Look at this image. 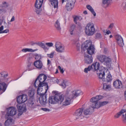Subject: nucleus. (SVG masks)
<instances>
[{
  "mask_svg": "<svg viewBox=\"0 0 126 126\" xmlns=\"http://www.w3.org/2000/svg\"><path fill=\"white\" fill-rule=\"evenodd\" d=\"M47 77L45 75H40L37 78L34 83V86L36 88L37 86H44L45 88V93H46L48 89V86L47 83L44 82L46 80Z\"/></svg>",
  "mask_w": 126,
  "mask_h": 126,
  "instance_id": "obj_1",
  "label": "nucleus"
},
{
  "mask_svg": "<svg viewBox=\"0 0 126 126\" xmlns=\"http://www.w3.org/2000/svg\"><path fill=\"white\" fill-rule=\"evenodd\" d=\"M97 58L99 61L101 63L104 62V64L108 68L107 70H111L112 68L111 66L110 62L111 60L109 57L103 55H100L97 56Z\"/></svg>",
  "mask_w": 126,
  "mask_h": 126,
  "instance_id": "obj_2",
  "label": "nucleus"
},
{
  "mask_svg": "<svg viewBox=\"0 0 126 126\" xmlns=\"http://www.w3.org/2000/svg\"><path fill=\"white\" fill-rule=\"evenodd\" d=\"M99 63L96 62L94 63L91 66H89L88 67L85 68L84 71H90V70H93L96 71L98 70L99 71H104L106 70L107 71V68L104 67L103 66H101L99 68Z\"/></svg>",
  "mask_w": 126,
  "mask_h": 126,
  "instance_id": "obj_3",
  "label": "nucleus"
},
{
  "mask_svg": "<svg viewBox=\"0 0 126 126\" xmlns=\"http://www.w3.org/2000/svg\"><path fill=\"white\" fill-rule=\"evenodd\" d=\"M85 32L86 34L88 36H91L93 35L95 32L94 24L91 22L88 23L85 27Z\"/></svg>",
  "mask_w": 126,
  "mask_h": 126,
  "instance_id": "obj_4",
  "label": "nucleus"
},
{
  "mask_svg": "<svg viewBox=\"0 0 126 126\" xmlns=\"http://www.w3.org/2000/svg\"><path fill=\"white\" fill-rule=\"evenodd\" d=\"M59 94H56L53 96H50L49 98V104H54L57 103L61 104L62 102V97Z\"/></svg>",
  "mask_w": 126,
  "mask_h": 126,
  "instance_id": "obj_5",
  "label": "nucleus"
},
{
  "mask_svg": "<svg viewBox=\"0 0 126 126\" xmlns=\"http://www.w3.org/2000/svg\"><path fill=\"white\" fill-rule=\"evenodd\" d=\"M62 97V105L63 106H67L70 104L72 102V98L70 96H65L64 97L62 95H60Z\"/></svg>",
  "mask_w": 126,
  "mask_h": 126,
  "instance_id": "obj_6",
  "label": "nucleus"
},
{
  "mask_svg": "<svg viewBox=\"0 0 126 126\" xmlns=\"http://www.w3.org/2000/svg\"><path fill=\"white\" fill-rule=\"evenodd\" d=\"M7 112L5 116V118H8L10 116H12L16 113L17 110L13 107H10L7 109Z\"/></svg>",
  "mask_w": 126,
  "mask_h": 126,
  "instance_id": "obj_7",
  "label": "nucleus"
},
{
  "mask_svg": "<svg viewBox=\"0 0 126 126\" xmlns=\"http://www.w3.org/2000/svg\"><path fill=\"white\" fill-rule=\"evenodd\" d=\"M55 47L56 50L58 52L62 53L64 51V47L59 42H57L56 43Z\"/></svg>",
  "mask_w": 126,
  "mask_h": 126,
  "instance_id": "obj_8",
  "label": "nucleus"
},
{
  "mask_svg": "<svg viewBox=\"0 0 126 126\" xmlns=\"http://www.w3.org/2000/svg\"><path fill=\"white\" fill-rule=\"evenodd\" d=\"M27 99V96L26 95L22 94L17 97V102L18 103H22L26 102Z\"/></svg>",
  "mask_w": 126,
  "mask_h": 126,
  "instance_id": "obj_9",
  "label": "nucleus"
},
{
  "mask_svg": "<svg viewBox=\"0 0 126 126\" xmlns=\"http://www.w3.org/2000/svg\"><path fill=\"white\" fill-rule=\"evenodd\" d=\"M91 102L90 106L92 107V109L96 108V105H97L98 102L96 97L91 98L90 100Z\"/></svg>",
  "mask_w": 126,
  "mask_h": 126,
  "instance_id": "obj_10",
  "label": "nucleus"
},
{
  "mask_svg": "<svg viewBox=\"0 0 126 126\" xmlns=\"http://www.w3.org/2000/svg\"><path fill=\"white\" fill-rule=\"evenodd\" d=\"M115 38L118 45L121 47H123L124 45L123 39L121 36L119 35L115 36Z\"/></svg>",
  "mask_w": 126,
  "mask_h": 126,
  "instance_id": "obj_11",
  "label": "nucleus"
},
{
  "mask_svg": "<svg viewBox=\"0 0 126 126\" xmlns=\"http://www.w3.org/2000/svg\"><path fill=\"white\" fill-rule=\"evenodd\" d=\"M17 107L18 110L19 112H22L26 110V105L24 103H18Z\"/></svg>",
  "mask_w": 126,
  "mask_h": 126,
  "instance_id": "obj_12",
  "label": "nucleus"
},
{
  "mask_svg": "<svg viewBox=\"0 0 126 126\" xmlns=\"http://www.w3.org/2000/svg\"><path fill=\"white\" fill-rule=\"evenodd\" d=\"M8 6V4L5 2H3L1 4H0V13L5 12L6 11L5 8Z\"/></svg>",
  "mask_w": 126,
  "mask_h": 126,
  "instance_id": "obj_13",
  "label": "nucleus"
},
{
  "mask_svg": "<svg viewBox=\"0 0 126 126\" xmlns=\"http://www.w3.org/2000/svg\"><path fill=\"white\" fill-rule=\"evenodd\" d=\"M47 95L45 94L40 96L39 100L40 103L42 105H45L46 103Z\"/></svg>",
  "mask_w": 126,
  "mask_h": 126,
  "instance_id": "obj_14",
  "label": "nucleus"
},
{
  "mask_svg": "<svg viewBox=\"0 0 126 126\" xmlns=\"http://www.w3.org/2000/svg\"><path fill=\"white\" fill-rule=\"evenodd\" d=\"M34 66L38 69H41L43 66L42 62L40 60H36L34 63Z\"/></svg>",
  "mask_w": 126,
  "mask_h": 126,
  "instance_id": "obj_15",
  "label": "nucleus"
},
{
  "mask_svg": "<svg viewBox=\"0 0 126 126\" xmlns=\"http://www.w3.org/2000/svg\"><path fill=\"white\" fill-rule=\"evenodd\" d=\"M85 62L87 63H90L92 62L93 58L91 55H85L84 56Z\"/></svg>",
  "mask_w": 126,
  "mask_h": 126,
  "instance_id": "obj_16",
  "label": "nucleus"
},
{
  "mask_svg": "<svg viewBox=\"0 0 126 126\" xmlns=\"http://www.w3.org/2000/svg\"><path fill=\"white\" fill-rule=\"evenodd\" d=\"M113 86L116 88L119 89L122 87V84L121 82L119 80H117L113 82Z\"/></svg>",
  "mask_w": 126,
  "mask_h": 126,
  "instance_id": "obj_17",
  "label": "nucleus"
},
{
  "mask_svg": "<svg viewBox=\"0 0 126 126\" xmlns=\"http://www.w3.org/2000/svg\"><path fill=\"white\" fill-rule=\"evenodd\" d=\"M97 74L98 78L100 79H102L103 81H105V79L103 78L105 75L104 71H96Z\"/></svg>",
  "mask_w": 126,
  "mask_h": 126,
  "instance_id": "obj_18",
  "label": "nucleus"
},
{
  "mask_svg": "<svg viewBox=\"0 0 126 126\" xmlns=\"http://www.w3.org/2000/svg\"><path fill=\"white\" fill-rule=\"evenodd\" d=\"M81 91L79 90L73 91L70 96L72 98H75L81 94Z\"/></svg>",
  "mask_w": 126,
  "mask_h": 126,
  "instance_id": "obj_19",
  "label": "nucleus"
},
{
  "mask_svg": "<svg viewBox=\"0 0 126 126\" xmlns=\"http://www.w3.org/2000/svg\"><path fill=\"white\" fill-rule=\"evenodd\" d=\"M112 0H102L101 5L102 7L106 8L110 4V1Z\"/></svg>",
  "mask_w": 126,
  "mask_h": 126,
  "instance_id": "obj_20",
  "label": "nucleus"
},
{
  "mask_svg": "<svg viewBox=\"0 0 126 126\" xmlns=\"http://www.w3.org/2000/svg\"><path fill=\"white\" fill-rule=\"evenodd\" d=\"M34 100L33 99L31 98H30L28 101L27 103L28 105L31 108H35L36 106L34 103Z\"/></svg>",
  "mask_w": 126,
  "mask_h": 126,
  "instance_id": "obj_21",
  "label": "nucleus"
},
{
  "mask_svg": "<svg viewBox=\"0 0 126 126\" xmlns=\"http://www.w3.org/2000/svg\"><path fill=\"white\" fill-rule=\"evenodd\" d=\"M43 0H36L35 4L36 8H40L41 7Z\"/></svg>",
  "mask_w": 126,
  "mask_h": 126,
  "instance_id": "obj_22",
  "label": "nucleus"
},
{
  "mask_svg": "<svg viewBox=\"0 0 126 126\" xmlns=\"http://www.w3.org/2000/svg\"><path fill=\"white\" fill-rule=\"evenodd\" d=\"M87 50V53L90 55H92L94 53L95 48L93 45L92 46L89 47Z\"/></svg>",
  "mask_w": 126,
  "mask_h": 126,
  "instance_id": "obj_23",
  "label": "nucleus"
},
{
  "mask_svg": "<svg viewBox=\"0 0 126 126\" xmlns=\"http://www.w3.org/2000/svg\"><path fill=\"white\" fill-rule=\"evenodd\" d=\"M28 90V95L30 97H32L35 93V91L34 89L31 88H29Z\"/></svg>",
  "mask_w": 126,
  "mask_h": 126,
  "instance_id": "obj_24",
  "label": "nucleus"
},
{
  "mask_svg": "<svg viewBox=\"0 0 126 126\" xmlns=\"http://www.w3.org/2000/svg\"><path fill=\"white\" fill-rule=\"evenodd\" d=\"M60 83H59V84L63 88H65L66 86H68L69 84L67 81L64 80H60Z\"/></svg>",
  "mask_w": 126,
  "mask_h": 126,
  "instance_id": "obj_25",
  "label": "nucleus"
},
{
  "mask_svg": "<svg viewBox=\"0 0 126 126\" xmlns=\"http://www.w3.org/2000/svg\"><path fill=\"white\" fill-rule=\"evenodd\" d=\"M82 109H79L76 111L74 114L75 115L78 117L81 116L82 114Z\"/></svg>",
  "mask_w": 126,
  "mask_h": 126,
  "instance_id": "obj_26",
  "label": "nucleus"
},
{
  "mask_svg": "<svg viewBox=\"0 0 126 126\" xmlns=\"http://www.w3.org/2000/svg\"><path fill=\"white\" fill-rule=\"evenodd\" d=\"M49 1L51 2V4L52 6H53L54 8H58V0H48Z\"/></svg>",
  "mask_w": 126,
  "mask_h": 126,
  "instance_id": "obj_27",
  "label": "nucleus"
},
{
  "mask_svg": "<svg viewBox=\"0 0 126 126\" xmlns=\"http://www.w3.org/2000/svg\"><path fill=\"white\" fill-rule=\"evenodd\" d=\"M7 120L5 122L4 124L6 126H9L10 125L13 120L10 117H8V118H5Z\"/></svg>",
  "mask_w": 126,
  "mask_h": 126,
  "instance_id": "obj_28",
  "label": "nucleus"
},
{
  "mask_svg": "<svg viewBox=\"0 0 126 126\" xmlns=\"http://www.w3.org/2000/svg\"><path fill=\"white\" fill-rule=\"evenodd\" d=\"M94 110L92 109V107L91 106L84 110L83 111V113L85 115H88L92 111H93Z\"/></svg>",
  "mask_w": 126,
  "mask_h": 126,
  "instance_id": "obj_29",
  "label": "nucleus"
},
{
  "mask_svg": "<svg viewBox=\"0 0 126 126\" xmlns=\"http://www.w3.org/2000/svg\"><path fill=\"white\" fill-rule=\"evenodd\" d=\"M108 103V102L107 101L98 102L97 105H96V108H98L101 107L105 105Z\"/></svg>",
  "mask_w": 126,
  "mask_h": 126,
  "instance_id": "obj_30",
  "label": "nucleus"
},
{
  "mask_svg": "<svg viewBox=\"0 0 126 126\" xmlns=\"http://www.w3.org/2000/svg\"><path fill=\"white\" fill-rule=\"evenodd\" d=\"M93 45L92 44V42L90 40L86 41L85 43V45L84 46V47L87 49L89 48Z\"/></svg>",
  "mask_w": 126,
  "mask_h": 126,
  "instance_id": "obj_31",
  "label": "nucleus"
},
{
  "mask_svg": "<svg viewBox=\"0 0 126 126\" xmlns=\"http://www.w3.org/2000/svg\"><path fill=\"white\" fill-rule=\"evenodd\" d=\"M37 87H38L37 90V94H38L41 96V95L44 94L46 93H45V91L44 92H42V90L43 89L41 87H39V86H37Z\"/></svg>",
  "mask_w": 126,
  "mask_h": 126,
  "instance_id": "obj_32",
  "label": "nucleus"
},
{
  "mask_svg": "<svg viewBox=\"0 0 126 126\" xmlns=\"http://www.w3.org/2000/svg\"><path fill=\"white\" fill-rule=\"evenodd\" d=\"M55 26L57 30L60 31L61 30V28L60 22L58 20H57L55 22Z\"/></svg>",
  "mask_w": 126,
  "mask_h": 126,
  "instance_id": "obj_33",
  "label": "nucleus"
},
{
  "mask_svg": "<svg viewBox=\"0 0 126 126\" xmlns=\"http://www.w3.org/2000/svg\"><path fill=\"white\" fill-rule=\"evenodd\" d=\"M122 118L123 123H126V110H123Z\"/></svg>",
  "mask_w": 126,
  "mask_h": 126,
  "instance_id": "obj_34",
  "label": "nucleus"
},
{
  "mask_svg": "<svg viewBox=\"0 0 126 126\" xmlns=\"http://www.w3.org/2000/svg\"><path fill=\"white\" fill-rule=\"evenodd\" d=\"M74 6H73L72 4H70V3H66L65 5V7L66 8L68 11H71L74 7Z\"/></svg>",
  "mask_w": 126,
  "mask_h": 126,
  "instance_id": "obj_35",
  "label": "nucleus"
},
{
  "mask_svg": "<svg viewBox=\"0 0 126 126\" xmlns=\"http://www.w3.org/2000/svg\"><path fill=\"white\" fill-rule=\"evenodd\" d=\"M75 26L74 25H73L71 27L69 30L70 34L71 35L74 34L75 33Z\"/></svg>",
  "mask_w": 126,
  "mask_h": 126,
  "instance_id": "obj_36",
  "label": "nucleus"
},
{
  "mask_svg": "<svg viewBox=\"0 0 126 126\" xmlns=\"http://www.w3.org/2000/svg\"><path fill=\"white\" fill-rule=\"evenodd\" d=\"M87 8L89 10L93 15L94 16H95L96 15V14L94 11V9L90 5H88L87 6Z\"/></svg>",
  "mask_w": 126,
  "mask_h": 126,
  "instance_id": "obj_37",
  "label": "nucleus"
},
{
  "mask_svg": "<svg viewBox=\"0 0 126 126\" xmlns=\"http://www.w3.org/2000/svg\"><path fill=\"white\" fill-rule=\"evenodd\" d=\"M34 11L38 15H41L42 13V10L40 8H36Z\"/></svg>",
  "mask_w": 126,
  "mask_h": 126,
  "instance_id": "obj_38",
  "label": "nucleus"
},
{
  "mask_svg": "<svg viewBox=\"0 0 126 126\" xmlns=\"http://www.w3.org/2000/svg\"><path fill=\"white\" fill-rule=\"evenodd\" d=\"M6 88V84L4 82L0 83V91L1 90H5Z\"/></svg>",
  "mask_w": 126,
  "mask_h": 126,
  "instance_id": "obj_39",
  "label": "nucleus"
},
{
  "mask_svg": "<svg viewBox=\"0 0 126 126\" xmlns=\"http://www.w3.org/2000/svg\"><path fill=\"white\" fill-rule=\"evenodd\" d=\"M106 80L108 82H110L112 80V76L110 72H109L108 75L107 76Z\"/></svg>",
  "mask_w": 126,
  "mask_h": 126,
  "instance_id": "obj_40",
  "label": "nucleus"
},
{
  "mask_svg": "<svg viewBox=\"0 0 126 126\" xmlns=\"http://www.w3.org/2000/svg\"><path fill=\"white\" fill-rule=\"evenodd\" d=\"M35 51V50H33L32 49L28 48H23L21 50L23 52H33Z\"/></svg>",
  "mask_w": 126,
  "mask_h": 126,
  "instance_id": "obj_41",
  "label": "nucleus"
},
{
  "mask_svg": "<svg viewBox=\"0 0 126 126\" xmlns=\"http://www.w3.org/2000/svg\"><path fill=\"white\" fill-rule=\"evenodd\" d=\"M123 110H122L119 112L118 113L114 116V117L115 118H119L121 114L123 115Z\"/></svg>",
  "mask_w": 126,
  "mask_h": 126,
  "instance_id": "obj_42",
  "label": "nucleus"
},
{
  "mask_svg": "<svg viewBox=\"0 0 126 126\" xmlns=\"http://www.w3.org/2000/svg\"><path fill=\"white\" fill-rule=\"evenodd\" d=\"M103 87L104 90H107L110 88V85H108L106 83H104L103 84Z\"/></svg>",
  "mask_w": 126,
  "mask_h": 126,
  "instance_id": "obj_43",
  "label": "nucleus"
},
{
  "mask_svg": "<svg viewBox=\"0 0 126 126\" xmlns=\"http://www.w3.org/2000/svg\"><path fill=\"white\" fill-rule=\"evenodd\" d=\"M103 87L104 90H107L110 88V85H108L106 83H104L103 84Z\"/></svg>",
  "mask_w": 126,
  "mask_h": 126,
  "instance_id": "obj_44",
  "label": "nucleus"
},
{
  "mask_svg": "<svg viewBox=\"0 0 126 126\" xmlns=\"http://www.w3.org/2000/svg\"><path fill=\"white\" fill-rule=\"evenodd\" d=\"M76 0H67V2L74 6Z\"/></svg>",
  "mask_w": 126,
  "mask_h": 126,
  "instance_id": "obj_45",
  "label": "nucleus"
},
{
  "mask_svg": "<svg viewBox=\"0 0 126 126\" xmlns=\"http://www.w3.org/2000/svg\"><path fill=\"white\" fill-rule=\"evenodd\" d=\"M95 36L96 39H100L102 37L101 34L100 33L97 32L95 34Z\"/></svg>",
  "mask_w": 126,
  "mask_h": 126,
  "instance_id": "obj_46",
  "label": "nucleus"
},
{
  "mask_svg": "<svg viewBox=\"0 0 126 126\" xmlns=\"http://www.w3.org/2000/svg\"><path fill=\"white\" fill-rule=\"evenodd\" d=\"M35 58L36 60H40L41 59V57L40 55H39L38 54H36L35 55Z\"/></svg>",
  "mask_w": 126,
  "mask_h": 126,
  "instance_id": "obj_47",
  "label": "nucleus"
},
{
  "mask_svg": "<svg viewBox=\"0 0 126 126\" xmlns=\"http://www.w3.org/2000/svg\"><path fill=\"white\" fill-rule=\"evenodd\" d=\"M74 44H76L77 47H80V44L79 43L78 41V40H74Z\"/></svg>",
  "mask_w": 126,
  "mask_h": 126,
  "instance_id": "obj_48",
  "label": "nucleus"
},
{
  "mask_svg": "<svg viewBox=\"0 0 126 126\" xmlns=\"http://www.w3.org/2000/svg\"><path fill=\"white\" fill-rule=\"evenodd\" d=\"M54 52H52L50 54H47V56L50 58H52L54 56Z\"/></svg>",
  "mask_w": 126,
  "mask_h": 126,
  "instance_id": "obj_49",
  "label": "nucleus"
},
{
  "mask_svg": "<svg viewBox=\"0 0 126 126\" xmlns=\"http://www.w3.org/2000/svg\"><path fill=\"white\" fill-rule=\"evenodd\" d=\"M95 97L98 101L99 100L103 98V96L100 95L96 96Z\"/></svg>",
  "mask_w": 126,
  "mask_h": 126,
  "instance_id": "obj_50",
  "label": "nucleus"
},
{
  "mask_svg": "<svg viewBox=\"0 0 126 126\" xmlns=\"http://www.w3.org/2000/svg\"><path fill=\"white\" fill-rule=\"evenodd\" d=\"M77 18L78 20L80 21L82 19V18L81 16H75V20H76V19Z\"/></svg>",
  "mask_w": 126,
  "mask_h": 126,
  "instance_id": "obj_51",
  "label": "nucleus"
},
{
  "mask_svg": "<svg viewBox=\"0 0 126 126\" xmlns=\"http://www.w3.org/2000/svg\"><path fill=\"white\" fill-rule=\"evenodd\" d=\"M46 44L49 47H52L53 45V44L52 43H47Z\"/></svg>",
  "mask_w": 126,
  "mask_h": 126,
  "instance_id": "obj_52",
  "label": "nucleus"
},
{
  "mask_svg": "<svg viewBox=\"0 0 126 126\" xmlns=\"http://www.w3.org/2000/svg\"><path fill=\"white\" fill-rule=\"evenodd\" d=\"M41 109L45 111L49 112L50 111L49 109L46 108H41Z\"/></svg>",
  "mask_w": 126,
  "mask_h": 126,
  "instance_id": "obj_53",
  "label": "nucleus"
},
{
  "mask_svg": "<svg viewBox=\"0 0 126 126\" xmlns=\"http://www.w3.org/2000/svg\"><path fill=\"white\" fill-rule=\"evenodd\" d=\"M9 32V30L8 29H6L5 30L3 31L2 32H0V33H7Z\"/></svg>",
  "mask_w": 126,
  "mask_h": 126,
  "instance_id": "obj_54",
  "label": "nucleus"
},
{
  "mask_svg": "<svg viewBox=\"0 0 126 126\" xmlns=\"http://www.w3.org/2000/svg\"><path fill=\"white\" fill-rule=\"evenodd\" d=\"M40 47L44 49H46L47 48V47L43 43H42Z\"/></svg>",
  "mask_w": 126,
  "mask_h": 126,
  "instance_id": "obj_55",
  "label": "nucleus"
},
{
  "mask_svg": "<svg viewBox=\"0 0 126 126\" xmlns=\"http://www.w3.org/2000/svg\"><path fill=\"white\" fill-rule=\"evenodd\" d=\"M123 7L124 9L126 10V2L123 4Z\"/></svg>",
  "mask_w": 126,
  "mask_h": 126,
  "instance_id": "obj_56",
  "label": "nucleus"
},
{
  "mask_svg": "<svg viewBox=\"0 0 126 126\" xmlns=\"http://www.w3.org/2000/svg\"><path fill=\"white\" fill-rule=\"evenodd\" d=\"M114 26V24L113 23H111L109 25V28H111V29H112V28Z\"/></svg>",
  "mask_w": 126,
  "mask_h": 126,
  "instance_id": "obj_57",
  "label": "nucleus"
},
{
  "mask_svg": "<svg viewBox=\"0 0 126 126\" xmlns=\"http://www.w3.org/2000/svg\"><path fill=\"white\" fill-rule=\"evenodd\" d=\"M15 20V17L14 16H13L12 18L11 19V20L10 21L11 22H12L14 21Z\"/></svg>",
  "mask_w": 126,
  "mask_h": 126,
  "instance_id": "obj_58",
  "label": "nucleus"
},
{
  "mask_svg": "<svg viewBox=\"0 0 126 126\" xmlns=\"http://www.w3.org/2000/svg\"><path fill=\"white\" fill-rule=\"evenodd\" d=\"M58 68L59 69V70H60V71H64L63 68L62 69L61 67L60 66H58Z\"/></svg>",
  "mask_w": 126,
  "mask_h": 126,
  "instance_id": "obj_59",
  "label": "nucleus"
},
{
  "mask_svg": "<svg viewBox=\"0 0 126 126\" xmlns=\"http://www.w3.org/2000/svg\"><path fill=\"white\" fill-rule=\"evenodd\" d=\"M3 29V26H1L0 27V32H2Z\"/></svg>",
  "mask_w": 126,
  "mask_h": 126,
  "instance_id": "obj_60",
  "label": "nucleus"
},
{
  "mask_svg": "<svg viewBox=\"0 0 126 126\" xmlns=\"http://www.w3.org/2000/svg\"><path fill=\"white\" fill-rule=\"evenodd\" d=\"M75 16L74 17V22L76 24H77L78 23V22H77V21L78 20V19L77 18L76 19V20H75Z\"/></svg>",
  "mask_w": 126,
  "mask_h": 126,
  "instance_id": "obj_61",
  "label": "nucleus"
},
{
  "mask_svg": "<svg viewBox=\"0 0 126 126\" xmlns=\"http://www.w3.org/2000/svg\"><path fill=\"white\" fill-rule=\"evenodd\" d=\"M42 43L41 42H38V43H36V44L40 47Z\"/></svg>",
  "mask_w": 126,
  "mask_h": 126,
  "instance_id": "obj_62",
  "label": "nucleus"
},
{
  "mask_svg": "<svg viewBox=\"0 0 126 126\" xmlns=\"http://www.w3.org/2000/svg\"><path fill=\"white\" fill-rule=\"evenodd\" d=\"M36 43H34V42H31V45L33 46V45L36 44Z\"/></svg>",
  "mask_w": 126,
  "mask_h": 126,
  "instance_id": "obj_63",
  "label": "nucleus"
},
{
  "mask_svg": "<svg viewBox=\"0 0 126 126\" xmlns=\"http://www.w3.org/2000/svg\"><path fill=\"white\" fill-rule=\"evenodd\" d=\"M51 63V61L49 60H47V64L49 65V64H50Z\"/></svg>",
  "mask_w": 126,
  "mask_h": 126,
  "instance_id": "obj_64",
  "label": "nucleus"
}]
</instances>
